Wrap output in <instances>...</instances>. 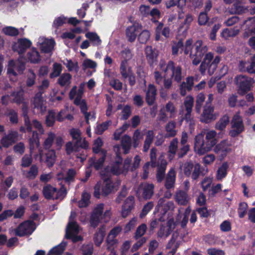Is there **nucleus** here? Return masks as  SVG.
<instances>
[{"instance_id":"obj_1","label":"nucleus","mask_w":255,"mask_h":255,"mask_svg":"<svg viewBox=\"0 0 255 255\" xmlns=\"http://www.w3.org/2000/svg\"><path fill=\"white\" fill-rule=\"evenodd\" d=\"M194 46V49L190 53L193 64L197 65L201 62L199 67L201 74H204L208 69L209 74L213 75L221 61V57L217 55L214 57L212 52L207 53L208 47L206 45H203V41L201 40H197Z\"/></svg>"},{"instance_id":"obj_2","label":"nucleus","mask_w":255,"mask_h":255,"mask_svg":"<svg viewBox=\"0 0 255 255\" xmlns=\"http://www.w3.org/2000/svg\"><path fill=\"white\" fill-rule=\"evenodd\" d=\"M216 132L210 130L206 133L205 138L202 133L198 134L195 137L194 150L199 155H203L212 150L215 146L214 151L216 153H221L222 156H226L229 149L226 140L221 141L217 144Z\"/></svg>"},{"instance_id":"obj_3","label":"nucleus","mask_w":255,"mask_h":255,"mask_svg":"<svg viewBox=\"0 0 255 255\" xmlns=\"http://www.w3.org/2000/svg\"><path fill=\"white\" fill-rule=\"evenodd\" d=\"M115 187V183L110 178H107L103 181V183L98 182L94 186V196L98 199L100 196L106 197L109 195Z\"/></svg>"},{"instance_id":"obj_4","label":"nucleus","mask_w":255,"mask_h":255,"mask_svg":"<svg viewBox=\"0 0 255 255\" xmlns=\"http://www.w3.org/2000/svg\"><path fill=\"white\" fill-rule=\"evenodd\" d=\"M235 82L238 87V93L242 96L251 90L254 82L253 78L242 75L237 76Z\"/></svg>"},{"instance_id":"obj_5","label":"nucleus","mask_w":255,"mask_h":255,"mask_svg":"<svg viewBox=\"0 0 255 255\" xmlns=\"http://www.w3.org/2000/svg\"><path fill=\"white\" fill-rule=\"evenodd\" d=\"M35 229V223L33 221H25L20 223L15 229V234L20 237L30 235Z\"/></svg>"},{"instance_id":"obj_6","label":"nucleus","mask_w":255,"mask_h":255,"mask_svg":"<svg viewBox=\"0 0 255 255\" xmlns=\"http://www.w3.org/2000/svg\"><path fill=\"white\" fill-rule=\"evenodd\" d=\"M183 171L186 177H189L191 176L193 180H196L198 178L201 172L200 165L197 163L194 166L191 161L187 162L184 164Z\"/></svg>"},{"instance_id":"obj_7","label":"nucleus","mask_w":255,"mask_h":255,"mask_svg":"<svg viewBox=\"0 0 255 255\" xmlns=\"http://www.w3.org/2000/svg\"><path fill=\"white\" fill-rule=\"evenodd\" d=\"M232 128L229 132L231 136L235 137L242 133L245 129L242 118L239 116H235L231 121Z\"/></svg>"},{"instance_id":"obj_8","label":"nucleus","mask_w":255,"mask_h":255,"mask_svg":"<svg viewBox=\"0 0 255 255\" xmlns=\"http://www.w3.org/2000/svg\"><path fill=\"white\" fill-rule=\"evenodd\" d=\"M144 54L147 62L150 68H153L157 64L158 51L151 46L147 45L144 49Z\"/></svg>"},{"instance_id":"obj_9","label":"nucleus","mask_w":255,"mask_h":255,"mask_svg":"<svg viewBox=\"0 0 255 255\" xmlns=\"http://www.w3.org/2000/svg\"><path fill=\"white\" fill-rule=\"evenodd\" d=\"M104 211L103 204H100L93 211L90 219V224L92 227L96 228L100 222V219Z\"/></svg>"},{"instance_id":"obj_10","label":"nucleus","mask_w":255,"mask_h":255,"mask_svg":"<svg viewBox=\"0 0 255 255\" xmlns=\"http://www.w3.org/2000/svg\"><path fill=\"white\" fill-rule=\"evenodd\" d=\"M107 154V150H102V156L98 159L97 160L95 156L90 157L88 161L89 167H94L96 171L101 169L104 166Z\"/></svg>"},{"instance_id":"obj_11","label":"nucleus","mask_w":255,"mask_h":255,"mask_svg":"<svg viewBox=\"0 0 255 255\" xmlns=\"http://www.w3.org/2000/svg\"><path fill=\"white\" fill-rule=\"evenodd\" d=\"M154 185L152 183H145L140 184L138 191L144 200L150 199L154 194Z\"/></svg>"},{"instance_id":"obj_12","label":"nucleus","mask_w":255,"mask_h":255,"mask_svg":"<svg viewBox=\"0 0 255 255\" xmlns=\"http://www.w3.org/2000/svg\"><path fill=\"white\" fill-rule=\"evenodd\" d=\"M214 107L208 105V102H206L201 116V121L202 123L208 124L215 120L216 119V116L214 114Z\"/></svg>"},{"instance_id":"obj_13","label":"nucleus","mask_w":255,"mask_h":255,"mask_svg":"<svg viewBox=\"0 0 255 255\" xmlns=\"http://www.w3.org/2000/svg\"><path fill=\"white\" fill-rule=\"evenodd\" d=\"M32 42L26 38H19L17 41V44L12 46V49L14 51L17 52L19 56H24L23 54L26 50L30 47Z\"/></svg>"},{"instance_id":"obj_14","label":"nucleus","mask_w":255,"mask_h":255,"mask_svg":"<svg viewBox=\"0 0 255 255\" xmlns=\"http://www.w3.org/2000/svg\"><path fill=\"white\" fill-rule=\"evenodd\" d=\"M18 133L15 130H9L0 139V144L3 147L7 148L15 143L17 140Z\"/></svg>"},{"instance_id":"obj_15","label":"nucleus","mask_w":255,"mask_h":255,"mask_svg":"<svg viewBox=\"0 0 255 255\" xmlns=\"http://www.w3.org/2000/svg\"><path fill=\"white\" fill-rule=\"evenodd\" d=\"M66 151L67 154H70L73 152L76 153L80 150L81 148L87 149L89 147V143L85 139L83 140L82 144H79L78 142L69 141L65 145Z\"/></svg>"},{"instance_id":"obj_16","label":"nucleus","mask_w":255,"mask_h":255,"mask_svg":"<svg viewBox=\"0 0 255 255\" xmlns=\"http://www.w3.org/2000/svg\"><path fill=\"white\" fill-rule=\"evenodd\" d=\"M167 68L172 72L171 78L177 83L182 80V68L180 66H175L173 61L170 60L167 64Z\"/></svg>"},{"instance_id":"obj_17","label":"nucleus","mask_w":255,"mask_h":255,"mask_svg":"<svg viewBox=\"0 0 255 255\" xmlns=\"http://www.w3.org/2000/svg\"><path fill=\"white\" fill-rule=\"evenodd\" d=\"M159 161L160 162V163L156 166L157 169L156 178L157 182L160 183L165 178L167 162L163 156H160L159 157Z\"/></svg>"},{"instance_id":"obj_18","label":"nucleus","mask_w":255,"mask_h":255,"mask_svg":"<svg viewBox=\"0 0 255 255\" xmlns=\"http://www.w3.org/2000/svg\"><path fill=\"white\" fill-rule=\"evenodd\" d=\"M142 26L138 23H134L131 26L128 27L126 29V34L128 40L132 42L135 41L137 33L141 29Z\"/></svg>"},{"instance_id":"obj_19","label":"nucleus","mask_w":255,"mask_h":255,"mask_svg":"<svg viewBox=\"0 0 255 255\" xmlns=\"http://www.w3.org/2000/svg\"><path fill=\"white\" fill-rule=\"evenodd\" d=\"M134 207V198L132 196H128L122 206V210L121 215L122 216L125 218L131 212V210Z\"/></svg>"},{"instance_id":"obj_20","label":"nucleus","mask_w":255,"mask_h":255,"mask_svg":"<svg viewBox=\"0 0 255 255\" xmlns=\"http://www.w3.org/2000/svg\"><path fill=\"white\" fill-rule=\"evenodd\" d=\"M157 95V89L153 84L148 85L145 94V101L148 106L154 105Z\"/></svg>"},{"instance_id":"obj_21","label":"nucleus","mask_w":255,"mask_h":255,"mask_svg":"<svg viewBox=\"0 0 255 255\" xmlns=\"http://www.w3.org/2000/svg\"><path fill=\"white\" fill-rule=\"evenodd\" d=\"M25 61L33 64H37L41 61V56L36 48L33 47L26 54Z\"/></svg>"},{"instance_id":"obj_22","label":"nucleus","mask_w":255,"mask_h":255,"mask_svg":"<svg viewBox=\"0 0 255 255\" xmlns=\"http://www.w3.org/2000/svg\"><path fill=\"white\" fill-rule=\"evenodd\" d=\"M186 82H183L180 85L179 89L180 94L184 96L186 94V90L190 91L192 90L194 85V79L193 77L186 78Z\"/></svg>"},{"instance_id":"obj_23","label":"nucleus","mask_w":255,"mask_h":255,"mask_svg":"<svg viewBox=\"0 0 255 255\" xmlns=\"http://www.w3.org/2000/svg\"><path fill=\"white\" fill-rule=\"evenodd\" d=\"M123 163V158L121 156L117 154L115 161L112 164L111 167V172L114 175H119L122 173L121 166Z\"/></svg>"},{"instance_id":"obj_24","label":"nucleus","mask_w":255,"mask_h":255,"mask_svg":"<svg viewBox=\"0 0 255 255\" xmlns=\"http://www.w3.org/2000/svg\"><path fill=\"white\" fill-rule=\"evenodd\" d=\"M21 110L22 112V115L24 118V125L26 127L27 131L28 132H31L32 131L31 123L28 115V107L25 103L22 104Z\"/></svg>"},{"instance_id":"obj_25","label":"nucleus","mask_w":255,"mask_h":255,"mask_svg":"<svg viewBox=\"0 0 255 255\" xmlns=\"http://www.w3.org/2000/svg\"><path fill=\"white\" fill-rule=\"evenodd\" d=\"M105 230L104 226L100 227L98 231L95 233L94 236V241L95 245L97 247H100L103 242L105 236Z\"/></svg>"},{"instance_id":"obj_26","label":"nucleus","mask_w":255,"mask_h":255,"mask_svg":"<svg viewBox=\"0 0 255 255\" xmlns=\"http://www.w3.org/2000/svg\"><path fill=\"white\" fill-rule=\"evenodd\" d=\"M55 42L54 39H45L41 44L40 49L44 53L51 52L54 48Z\"/></svg>"},{"instance_id":"obj_27","label":"nucleus","mask_w":255,"mask_h":255,"mask_svg":"<svg viewBox=\"0 0 255 255\" xmlns=\"http://www.w3.org/2000/svg\"><path fill=\"white\" fill-rule=\"evenodd\" d=\"M175 181V173L173 169H170L165 179V187L167 189H170L174 187Z\"/></svg>"},{"instance_id":"obj_28","label":"nucleus","mask_w":255,"mask_h":255,"mask_svg":"<svg viewBox=\"0 0 255 255\" xmlns=\"http://www.w3.org/2000/svg\"><path fill=\"white\" fill-rule=\"evenodd\" d=\"M86 38H88L94 46H98L102 43V40L97 33L88 32L85 34Z\"/></svg>"},{"instance_id":"obj_29","label":"nucleus","mask_w":255,"mask_h":255,"mask_svg":"<svg viewBox=\"0 0 255 255\" xmlns=\"http://www.w3.org/2000/svg\"><path fill=\"white\" fill-rule=\"evenodd\" d=\"M57 192V188L50 184L43 187L42 193L43 196L46 199L50 200L53 198V194Z\"/></svg>"},{"instance_id":"obj_30","label":"nucleus","mask_w":255,"mask_h":255,"mask_svg":"<svg viewBox=\"0 0 255 255\" xmlns=\"http://www.w3.org/2000/svg\"><path fill=\"white\" fill-rule=\"evenodd\" d=\"M121 145L124 150V153L125 154H128L131 146V138L128 135H125L122 137L121 139Z\"/></svg>"},{"instance_id":"obj_31","label":"nucleus","mask_w":255,"mask_h":255,"mask_svg":"<svg viewBox=\"0 0 255 255\" xmlns=\"http://www.w3.org/2000/svg\"><path fill=\"white\" fill-rule=\"evenodd\" d=\"M240 67H244L245 68V71H247L249 74H255V57H253L251 58V63H249L248 65L247 66V62H244L241 61L240 63Z\"/></svg>"},{"instance_id":"obj_32","label":"nucleus","mask_w":255,"mask_h":255,"mask_svg":"<svg viewBox=\"0 0 255 255\" xmlns=\"http://www.w3.org/2000/svg\"><path fill=\"white\" fill-rule=\"evenodd\" d=\"M56 121V113L53 110L48 111L47 115L45 118V124L48 127H53Z\"/></svg>"},{"instance_id":"obj_33","label":"nucleus","mask_w":255,"mask_h":255,"mask_svg":"<svg viewBox=\"0 0 255 255\" xmlns=\"http://www.w3.org/2000/svg\"><path fill=\"white\" fill-rule=\"evenodd\" d=\"M91 195L86 191L82 193L81 199L78 202V206L80 208H85L89 206L90 201Z\"/></svg>"},{"instance_id":"obj_34","label":"nucleus","mask_w":255,"mask_h":255,"mask_svg":"<svg viewBox=\"0 0 255 255\" xmlns=\"http://www.w3.org/2000/svg\"><path fill=\"white\" fill-rule=\"evenodd\" d=\"M247 11V8L239 2H236L234 3L230 10L231 13L238 14L244 13Z\"/></svg>"},{"instance_id":"obj_35","label":"nucleus","mask_w":255,"mask_h":255,"mask_svg":"<svg viewBox=\"0 0 255 255\" xmlns=\"http://www.w3.org/2000/svg\"><path fill=\"white\" fill-rule=\"evenodd\" d=\"M186 0H168L165 1L167 8L177 5L178 8H183L186 4Z\"/></svg>"},{"instance_id":"obj_36","label":"nucleus","mask_w":255,"mask_h":255,"mask_svg":"<svg viewBox=\"0 0 255 255\" xmlns=\"http://www.w3.org/2000/svg\"><path fill=\"white\" fill-rule=\"evenodd\" d=\"M229 123V117L227 115L222 116L216 124L215 128L220 130H224Z\"/></svg>"},{"instance_id":"obj_37","label":"nucleus","mask_w":255,"mask_h":255,"mask_svg":"<svg viewBox=\"0 0 255 255\" xmlns=\"http://www.w3.org/2000/svg\"><path fill=\"white\" fill-rule=\"evenodd\" d=\"M229 164L228 162H225L222 163L217 170V177L218 180H222L226 176Z\"/></svg>"},{"instance_id":"obj_38","label":"nucleus","mask_w":255,"mask_h":255,"mask_svg":"<svg viewBox=\"0 0 255 255\" xmlns=\"http://www.w3.org/2000/svg\"><path fill=\"white\" fill-rule=\"evenodd\" d=\"M5 115L9 118V120L11 124L16 125L18 123V114L14 110H7L5 113Z\"/></svg>"},{"instance_id":"obj_39","label":"nucleus","mask_w":255,"mask_h":255,"mask_svg":"<svg viewBox=\"0 0 255 255\" xmlns=\"http://www.w3.org/2000/svg\"><path fill=\"white\" fill-rule=\"evenodd\" d=\"M176 124L174 121L168 122L165 127L167 132L166 137H174L176 134V130L175 129Z\"/></svg>"},{"instance_id":"obj_40","label":"nucleus","mask_w":255,"mask_h":255,"mask_svg":"<svg viewBox=\"0 0 255 255\" xmlns=\"http://www.w3.org/2000/svg\"><path fill=\"white\" fill-rule=\"evenodd\" d=\"M30 149H33L35 146L39 145V135L37 131H33L32 136L29 139Z\"/></svg>"},{"instance_id":"obj_41","label":"nucleus","mask_w":255,"mask_h":255,"mask_svg":"<svg viewBox=\"0 0 255 255\" xmlns=\"http://www.w3.org/2000/svg\"><path fill=\"white\" fill-rule=\"evenodd\" d=\"M66 244L62 243L51 249L47 255H61L65 250Z\"/></svg>"},{"instance_id":"obj_42","label":"nucleus","mask_w":255,"mask_h":255,"mask_svg":"<svg viewBox=\"0 0 255 255\" xmlns=\"http://www.w3.org/2000/svg\"><path fill=\"white\" fill-rule=\"evenodd\" d=\"M112 124L111 120L107 121L102 124H99L95 128V133L98 135H101L106 130L110 125Z\"/></svg>"},{"instance_id":"obj_43","label":"nucleus","mask_w":255,"mask_h":255,"mask_svg":"<svg viewBox=\"0 0 255 255\" xmlns=\"http://www.w3.org/2000/svg\"><path fill=\"white\" fill-rule=\"evenodd\" d=\"M176 201L179 204L186 205L188 202L187 194L184 191H180L176 194Z\"/></svg>"},{"instance_id":"obj_44","label":"nucleus","mask_w":255,"mask_h":255,"mask_svg":"<svg viewBox=\"0 0 255 255\" xmlns=\"http://www.w3.org/2000/svg\"><path fill=\"white\" fill-rule=\"evenodd\" d=\"M43 98L40 94H36L33 100V106L34 109H37L41 111L43 110Z\"/></svg>"},{"instance_id":"obj_45","label":"nucleus","mask_w":255,"mask_h":255,"mask_svg":"<svg viewBox=\"0 0 255 255\" xmlns=\"http://www.w3.org/2000/svg\"><path fill=\"white\" fill-rule=\"evenodd\" d=\"M72 76L69 73H63L62 74L58 80V84L63 87L66 85H69L71 83Z\"/></svg>"},{"instance_id":"obj_46","label":"nucleus","mask_w":255,"mask_h":255,"mask_svg":"<svg viewBox=\"0 0 255 255\" xmlns=\"http://www.w3.org/2000/svg\"><path fill=\"white\" fill-rule=\"evenodd\" d=\"M55 152L54 150L49 151L46 154V160L45 162L49 167H51L53 166L55 161Z\"/></svg>"},{"instance_id":"obj_47","label":"nucleus","mask_w":255,"mask_h":255,"mask_svg":"<svg viewBox=\"0 0 255 255\" xmlns=\"http://www.w3.org/2000/svg\"><path fill=\"white\" fill-rule=\"evenodd\" d=\"M25 57L24 56H19L18 63L16 65V69L19 74H22L25 69Z\"/></svg>"},{"instance_id":"obj_48","label":"nucleus","mask_w":255,"mask_h":255,"mask_svg":"<svg viewBox=\"0 0 255 255\" xmlns=\"http://www.w3.org/2000/svg\"><path fill=\"white\" fill-rule=\"evenodd\" d=\"M70 134L75 142H78L79 144H82L83 140L81 136V132L79 129L73 128L70 130Z\"/></svg>"},{"instance_id":"obj_49","label":"nucleus","mask_w":255,"mask_h":255,"mask_svg":"<svg viewBox=\"0 0 255 255\" xmlns=\"http://www.w3.org/2000/svg\"><path fill=\"white\" fill-rule=\"evenodd\" d=\"M36 77V76L34 71L31 69H29L27 76L26 86L28 87H32L35 83Z\"/></svg>"},{"instance_id":"obj_50","label":"nucleus","mask_w":255,"mask_h":255,"mask_svg":"<svg viewBox=\"0 0 255 255\" xmlns=\"http://www.w3.org/2000/svg\"><path fill=\"white\" fill-rule=\"evenodd\" d=\"M209 17L208 13L204 11H201L198 17V23L200 26H203L207 24L209 21Z\"/></svg>"},{"instance_id":"obj_51","label":"nucleus","mask_w":255,"mask_h":255,"mask_svg":"<svg viewBox=\"0 0 255 255\" xmlns=\"http://www.w3.org/2000/svg\"><path fill=\"white\" fill-rule=\"evenodd\" d=\"M150 34L148 30H142L138 36V40L140 43L145 44L150 38Z\"/></svg>"},{"instance_id":"obj_52","label":"nucleus","mask_w":255,"mask_h":255,"mask_svg":"<svg viewBox=\"0 0 255 255\" xmlns=\"http://www.w3.org/2000/svg\"><path fill=\"white\" fill-rule=\"evenodd\" d=\"M128 66L127 59H124L122 61L120 67V71L124 79H127L128 76V73L127 71Z\"/></svg>"},{"instance_id":"obj_53","label":"nucleus","mask_w":255,"mask_h":255,"mask_svg":"<svg viewBox=\"0 0 255 255\" xmlns=\"http://www.w3.org/2000/svg\"><path fill=\"white\" fill-rule=\"evenodd\" d=\"M153 206L154 204L152 201L148 202L146 204H145L139 214L140 218H143L153 208Z\"/></svg>"},{"instance_id":"obj_54","label":"nucleus","mask_w":255,"mask_h":255,"mask_svg":"<svg viewBox=\"0 0 255 255\" xmlns=\"http://www.w3.org/2000/svg\"><path fill=\"white\" fill-rule=\"evenodd\" d=\"M180 49H181L180 53H181L184 49V44L182 39L179 40L177 43L172 46V55H177Z\"/></svg>"},{"instance_id":"obj_55","label":"nucleus","mask_w":255,"mask_h":255,"mask_svg":"<svg viewBox=\"0 0 255 255\" xmlns=\"http://www.w3.org/2000/svg\"><path fill=\"white\" fill-rule=\"evenodd\" d=\"M82 255H92L94 251V247L92 244H84L81 248Z\"/></svg>"},{"instance_id":"obj_56","label":"nucleus","mask_w":255,"mask_h":255,"mask_svg":"<svg viewBox=\"0 0 255 255\" xmlns=\"http://www.w3.org/2000/svg\"><path fill=\"white\" fill-rule=\"evenodd\" d=\"M38 173V169L36 165H32L26 173V177L29 179H34Z\"/></svg>"},{"instance_id":"obj_57","label":"nucleus","mask_w":255,"mask_h":255,"mask_svg":"<svg viewBox=\"0 0 255 255\" xmlns=\"http://www.w3.org/2000/svg\"><path fill=\"white\" fill-rule=\"evenodd\" d=\"M248 205L246 202H241L239 204L238 208V214L240 218H243L247 214Z\"/></svg>"},{"instance_id":"obj_58","label":"nucleus","mask_w":255,"mask_h":255,"mask_svg":"<svg viewBox=\"0 0 255 255\" xmlns=\"http://www.w3.org/2000/svg\"><path fill=\"white\" fill-rule=\"evenodd\" d=\"M54 138V133L50 132L48 134L47 137L45 139L43 143V146L45 149H49L51 147Z\"/></svg>"},{"instance_id":"obj_59","label":"nucleus","mask_w":255,"mask_h":255,"mask_svg":"<svg viewBox=\"0 0 255 255\" xmlns=\"http://www.w3.org/2000/svg\"><path fill=\"white\" fill-rule=\"evenodd\" d=\"M62 65L57 63H55L53 66V71L50 74V77L53 78L59 76L62 71Z\"/></svg>"},{"instance_id":"obj_60","label":"nucleus","mask_w":255,"mask_h":255,"mask_svg":"<svg viewBox=\"0 0 255 255\" xmlns=\"http://www.w3.org/2000/svg\"><path fill=\"white\" fill-rule=\"evenodd\" d=\"M156 151L157 149L155 147H152L150 150V158L152 167H155L160 163L159 161L158 162L156 161Z\"/></svg>"},{"instance_id":"obj_61","label":"nucleus","mask_w":255,"mask_h":255,"mask_svg":"<svg viewBox=\"0 0 255 255\" xmlns=\"http://www.w3.org/2000/svg\"><path fill=\"white\" fill-rule=\"evenodd\" d=\"M3 33L6 35L11 36H15L18 35V30L12 26H7L3 28L2 29Z\"/></svg>"},{"instance_id":"obj_62","label":"nucleus","mask_w":255,"mask_h":255,"mask_svg":"<svg viewBox=\"0 0 255 255\" xmlns=\"http://www.w3.org/2000/svg\"><path fill=\"white\" fill-rule=\"evenodd\" d=\"M194 48V44H193V39L189 38L187 39L185 43L184 46L183 51L185 55H188L190 54L191 51Z\"/></svg>"},{"instance_id":"obj_63","label":"nucleus","mask_w":255,"mask_h":255,"mask_svg":"<svg viewBox=\"0 0 255 255\" xmlns=\"http://www.w3.org/2000/svg\"><path fill=\"white\" fill-rule=\"evenodd\" d=\"M238 30L235 31L232 29L225 28L222 31L221 35L222 37L227 39L229 37L236 36L238 34Z\"/></svg>"},{"instance_id":"obj_64","label":"nucleus","mask_w":255,"mask_h":255,"mask_svg":"<svg viewBox=\"0 0 255 255\" xmlns=\"http://www.w3.org/2000/svg\"><path fill=\"white\" fill-rule=\"evenodd\" d=\"M66 63L64 62L63 64L66 66L69 71H72L73 70H75L76 71H78L79 69L78 62H76L74 63L71 59H66Z\"/></svg>"}]
</instances>
